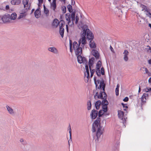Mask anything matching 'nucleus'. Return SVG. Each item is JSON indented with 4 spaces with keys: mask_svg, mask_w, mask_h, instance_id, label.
<instances>
[{
    "mask_svg": "<svg viewBox=\"0 0 151 151\" xmlns=\"http://www.w3.org/2000/svg\"><path fill=\"white\" fill-rule=\"evenodd\" d=\"M76 23L77 24L78 23V22L79 20V18L78 16V14H76Z\"/></svg>",
    "mask_w": 151,
    "mask_h": 151,
    "instance_id": "09e8293b",
    "label": "nucleus"
},
{
    "mask_svg": "<svg viewBox=\"0 0 151 151\" xmlns=\"http://www.w3.org/2000/svg\"><path fill=\"white\" fill-rule=\"evenodd\" d=\"M103 115L99 114V117L94 122L92 127V131L93 132H96V137L95 141L97 142L99 141V139L100 138L101 136L103 134V127L101 125L100 121L101 119L100 117H101ZM95 137H94V139Z\"/></svg>",
    "mask_w": 151,
    "mask_h": 151,
    "instance_id": "f257e3e1",
    "label": "nucleus"
},
{
    "mask_svg": "<svg viewBox=\"0 0 151 151\" xmlns=\"http://www.w3.org/2000/svg\"><path fill=\"white\" fill-rule=\"evenodd\" d=\"M144 96H145L148 97V94L147 93H144Z\"/></svg>",
    "mask_w": 151,
    "mask_h": 151,
    "instance_id": "680f3d73",
    "label": "nucleus"
},
{
    "mask_svg": "<svg viewBox=\"0 0 151 151\" xmlns=\"http://www.w3.org/2000/svg\"><path fill=\"white\" fill-rule=\"evenodd\" d=\"M148 63L149 64L151 65V59H150L148 60Z\"/></svg>",
    "mask_w": 151,
    "mask_h": 151,
    "instance_id": "774afa93",
    "label": "nucleus"
},
{
    "mask_svg": "<svg viewBox=\"0 0 151 151\" xmlns=\"http://www.w3.org/2000/svg\"><path fill=\"white\" fill-rule=\"evenodd\" d=\"M101 62L99 60L96 65V72L98 76H100L101 75L100 68L101 66Z\"/></svg>",
    "mask_w": 151,
    "mask_h": 151,
    "instance_id": "7ed1b4c3",
    "label": "nucleus"
},
{
    "mask_svg": "<svg viewBox=\"0 0 151 151\" xmlns=\"http://www.w3.org/2000/svg\"><path fill=\"white\" fill-rule=\"evenodd\" d=\"M11 3L12 5H15V0H12L11 2Z\"/></svg>",
    "mask_w": 151,
    "mask_h": 151,
    "instance_id": "864d4df0",
    "label": "nucleus"
},
{
    "mask_svg": "<svg viewBox=\"0 0 151 151\" xmlns=\"http://www.w3.org/2000/svg\"><path fill=\"white\" fill-rule=\"evenodd\" d=\"M9 5H6V9H9Z\"/></svg>",
    "mask_w": 151,
    "mask_h": 151,
    "instance_id": "338daca9",
    "label": "nucleus"
},
{
    "mask_svg": "<svg viewBox=\"0 0 151 151\" xmlns=\"http://www.w3.org/2000/svg\"><path fill=\"white\" fill-rule=\"evenodd\" d=\"M119 84H118L116 86V88L115 89L116 94V96L119 95Z\"/></svg>",
    "mask_w": 151,
    "mask_h": 151,
    "instance_id": "473e14b6",
    "label": "nucleus"
},
{
    "mask_svg": "<svg viewBox=\"0 0 151 151\" xmlns=\"http://www.w3.org/2000/svg\"><path fill=\"white\" fill-rule=\"evenodd\" d=\"M81 28L82 31H81V32H82V33H85V36L86 35L87 39L90 40H93L94 38L92 32L88 28L87 25H84L81 27Z\"/></svg>",
    "mask_w": 151,
    "mask_h": 151,
    "instance_id": "f03ea898",
    "label": "nucleus"
},
{
    "mask_svg": "<svg viewBox=\"0 0 151 151\" xmlns=\"http://www.w3.org/2000/svg\"><path fill=\"white\" fill-rule=\"evenodd\" d=\"M43 7L44 13L47 16H48L49 14V10L45 7L44 5Z\"/></svg>",
    "mask_w": 151,
    "mask_h": 151,
    "instance_id": "5701e85b",
    "label": "nucleus"
},
{
    "mask_svg": "<svg viewBox=\"0 0 151 151\" xmlns=\"http://www.w3.org/2000/svg\"><path fill=\"white\" fill-rule=\"evenodd\" d=\"M1 19L4 23L10 22L11 20L10 15L8 14H6L2 17Z\"/></svg>",
    "mask_w": 151,
    "mask_h": 151,
    "instance_id": "0eeeda50",
    "label": "nucleus"
},
{
    "mask_svg": "<svg viewBox=\"0 0 151 151\" xmlns=\"http://www.w3.org/2000/svg\"><path fill=\"white\" fill-rule=\"evenodd\" d=\"M106 86V84L104 83V81L102 78H101V80L100 82L99 86H97V89H101V88L103 86Z\"/></svg>",
    "mask_w": 151,
    "mask_h": 151,
    "instance_id": "f3484780",
    "label": "nucleus"
},
{
    "mask_svg": "<svg viewBox=\"0 0 151 151\" xmlns=\"http://www.w3.org/2000/svg\"><path fill=\"white\" fill-rule=\"evenodd\" d=\"M82 60L83 61V63H85V64H88V60L85 57H83V60Z\"/></svg>",
    "mask_w": 151,
    "mask_h": 151,
    "instance_id": "ea45409f",
    "label": "nucleus"
},
{
    "mask_svg": "<svg viewBox=\"0 0 151 151\" xmlns=\"http://www.w3.org/2000/svg\"><path fill=\"white\" fill-rule=\"evenodd\" d=\"M145 69L146 73H149V72L147 68H145Z\"/></svg>",
    "mask_w": 151,
    "mask_h": 151,
    "instance_id": "bf43d9fd",
    "label": "nucleus"
},
{
    "mask_svg": "<svg viewBox=\"0 0 151 151\" xmlns=\"http://www.w3.org/2000/svg\"><path fill=\"white\" fill-rule=\"evenodd\" d=\"M70 46H72V41L71 40H70Z\"/></svg>",
    "mask_w": 151,
    "mask_h": 151,
    "instance_id": "e2e57ef3",
    "label": "nucleus"
},
{
    "mask_svg": "<svg viewBox=\"0 0 151 151\" xmlns=\"http://www.w3.org/2000/svg\"><path fill=\"white\" fill-rule=\"evenodd\" d=\"M48 50L52 52L55 54H57L58 53V50L54 47H49L48 48Z\"/></svg>",
    "mask_w": 151,
    "mask_h": 151,
    "instance_id": "4468645a",
    "label": "nucleus"
},
{
    "mask_svg": "<svg viewBox=\"0 0 151 151\" xmlns=\"http://www.w3.org/2000/svg\"><path fill=\"white\" fill-rule=\"evenodd\" d=\"M74 50L75 54L76 55H81V54L82 52V48L81 47L75 49Z\"/></svg>",
    "mask_w": 151,
    "mask_h": 151,
    "instance_id": "9b49d317",
    "label": "nucleus"
},
{
    "mask_svg": "<svg viewBox=\"0 0 151 151\" xmlns=\"http://www.w3.org/2000/svg\"><path fill=\"white\" fill-rule=\"evenodd\" d=\"M144 96L143 94L141 98V101L143 103H145L146 102V97Z\"/></svg>",
    "mask_w": 151,
    "mask_h": 151,
    "instance_id": "c9c22d12",
    "label": "nucleus"
},
{
    "mask_svg": "<svg viewBox=\"0 0 151 151\" xmlns=\"http://www.w3.org/2000/svg\"><path fill=\"white\" fill-rule=\"evenodd\" d=\"M90 71V72H91V77H92L93 76V74H94V73L95 71V69H93V70H91Z\"/></svg>",
    "mask_w": 151,
    "mask_h": 151,
    "instance_id": "a18cd8bd",
    "label": "nucleus"
},
{
    "mask_svg": "<svg viewBox=\"0 0 151 151\" xmlns=\"http://www.w3.org/2000/svg\"><path fill=\"white\" fill-rule=\"evenodd\" d=\"M58 20L56 19H55L53 20L52 24L53 26H55L56 27H57L58 24Z\"/></svg>",
    "mask_w": 151,
    "mask_h": 151,
    "instance_id": "bb28decb",
    "label": "nucleus"
},
{
    "mask_svg": "<svg viewBox=\"0 0 151 151\" xmlns=\"http://www.w3.org/2000/svg\"><path fill=\"white\" fill-rule=\"evenodd\" d=\"M67 8L70 13L72 12V7L71 5L69 4L67 6Z\"/></svg>",
    "mask_w": 151,
    "mask_h": 151,
    "instance_id": "72a5a7b5",
    "label": "nucleus"
},
{
    "mask_svg": "<svg viewBox=\"0 0 151 151\" xmlns=\"http://www.w3.org/2000/svg\"><path fill=\"white\" fill-rule=\"evenodd\" d=\"M60 27L63 28L65 25V22L63 20H61L60 22Z\"/></svg>",
    "mask_w": 151,
    "mask_h": 151,
    "instance_id": "2f4dec72",
    "label": "nucleus"
},
{
    "mask_svg": "<svg viewBox=\"0 0 151 151\" xmlns=\"http://www.w3.org/2000/svg\"><path fill=\"white\" fill-rule=\"evenodd\" d=\"M66 31L68 33L69 29L68 27L67 24L66 25Z\"/></svg>",
    "mask_w": 151,
    "mask_h": 151,
    "instance_id": "4d7b16f0",
    "label": "nucleus"
},
{
    "mask_svg": "<svg viewBox=\"0 0 151 151\" xmlns=\"http://www.w3.org/2000/svg\"><path fill=\"white\" fill-rule=\"evenodd\" d=\"M94 80L95 83V84L96 85V89H97V86H98V84L100 83V80H96V77H94Z\"/></svg>",
    "mask_w": 151,
    "mask_h": 151,
    "instance_id": "a878e982",
    "label": "nucleus"
},
{
    "mask_svg": "<svg viewBox=\"0 0 151 151\" xmlns=\"http://www.w3.org/2000/svg\"><path fill=\"white\" fill-rule=\"evenodd\" d=\"M75 4V1H74L73 2V0H71V5H73Z\"/></svg>",
    "mask_w": 151,
    "mask_h": 151,
    "instance_id": "0e129e2a",
    "label": "nucleus"
},
{
    "mask_svg": "<svg viewBox=\"0 0 151 151\" xmlns=\"http://www.w3.org/2000/svg\"><path fill=\"white\" fill-rule=\"evenodd\" d=\"M76 10H74L73 12L71 14V20L72 21V24L73 25L74 24V22L75 20V16L76 14Z\"/></svg>",
    "mask_w": 151,
    "mask_h": 151,
    "instance_id": "a211bd4d",
    "label": "nucleus"
},
{
    "mask_svg": "<svg viewBox=\"0 0 151 151\" xmlns=\"http://www.w3.org/2000/svg\"><path fill=\"white\" fill-rule=\"evenodd\" d=\"M17 15L15 13H13L11 14L10 15V18L11 20H15L17 17Z\"/></svg>",
    "mask_w": 151,
    "mask_h": 151,
    "instance_id": "cd10ccee",
    "label": "nucleus"
},
{
    "mask_svg": "<svg viewBox=\"0 0 151 151\" xmlns=\"http://www.w3.org/2000/svg\"><path fill=\"white\" fill-rule=\"evenodd\" d=\"M121 104L123 107L124 110V111H126V109L127 108L128 106H126V104H124L123 103H122Z\"/></svg>",
    "mask_w": 151,
    "mask_h": 151,
    "instance_id": "c03bdc74",
    "label": "nucleus"
},
{
    "mask_svg": "<svg viewBox=\"0 0 151 151\" xmlns=\"http://www.w3.org/2000/svg\"><path fill=\"white\" fill-rule=\"evenodd\" d=\"M81 46L83 47H84V45L87 43V42L86 40V37H85V33H83L81 32Z\"/></svg>",
    "mask_w": 151,
    "mask_h": 151,
    "instance_id": "6e6552de",
    "label": "nucleus"
},
{
    "mask_svg": "<svg viewBox=\"0 0 151 151\" xmlns=\"http://www.w3.org/2000/svg\"><path fill=\"white\" fill-rule=\"evenodd\" d=\"M96 96H97L98 99H106L107 98V95L106 93L104 91H100L99 95L98 92H97L96 93V95L94 96L95 97Z\"/></svg>",
    "mask_w": 151,
    "mask_h": 151,
    "instance_id": "20e7f679",
    "label": "nucleus"
},
{
    "mask_svg": "<svg viewBox=\"0 0 151 151\" xmlns=\"http://www.w3.org/2000/svg\"><path fill=\"white\" fill-rule=\"evenodd\" d=\"M118 116L119 119L122 120V122L124 124L125 123L126 120L125 118L124 117H123L124 113V112L121 110H118Z\"/></svg>",
    "mask_w": 151,
    "mask_h": 151,
    "instance_id": "39448f33",
    "label": "nucleus"
},
{
    "mask_svg": "<svg viewBox=\"0 0 151 151\" xmlns=\"http://www.w3.org/2000/svg\"><path fill=\"white\" fill-rule=\"evenodd\" d=\"M66 7L65 6H63L62 7V10L63 12V14L65 13L66 12Z\"/></svg>",
    "mask_w": 151,
    "mask_h": 151,
    "instance_id": "a19ab883",
    "label": "nucleus"
},
{
    "mask_svg": "<svg viewBox=\"0 0 151 151\" xmlns=\"http://www.w3.org/2000/svg\"><path fill=\"white\" fill-rule=\"evenodd\" d=\"M92 54L94 56L96 59H98L99 58V55L97 51L93 50L92 51Z\"/></svg>",
    "mask_w": 151,
    "mask_h": 151,
    "instance_id": "2eb2a0df",
    "label": "nucleus"
},
{
    "mask_svg": "<svg viewBox=\"0 0 151 151\" xmlns=\"http://www.w3.org/2000/svg\"><path fill=\"white\" fill-rule=\"evenodd\" d=\"M78 61L79 63L81 64L83 63V57L80 55H78L77 56Z\"/></svg>",
    "mask_w": 151,
    "mask_h": 151,
    "instance_id": "b1692460",
    "label": "nucleus"
},
{
    "mask_svg": "<svg viewBox=\"0 0 151 151\" xmlns=\"http://www.w3.org/2000/svg\"><path fill=\"white\" fill-rule=\"evenodd\" d=\"M15 0V5H19V4L21 2V0Z\"/></svg>",
    "mask_w": 151,
    "mask_h": 151,
    "instance_id": "de8ad7c7",
    "label": "nucleus"
},
{
    "mask_svg": "<svg viewBox=\"0 0 151 151\" xmlns=\"http://www.w3.org/2000/svg\"><path fill=\"white\" fill-rule=\"evenodd\" d=\"M6 107L9 113L11 115H14L15 114V112L13 109L10 107L8 105H6Z\"/></svg>",
    "mask_w": 151,
    "mask_h": 151,
    "instance_id": "ddd939ff",
    "label": "nucleus"
},
{
    "mask_svg": "<svg viewBox=\"0 0 151 151\" xmlns=\"http://www.w3.org/2000/svg\"><path fill=\"white\" fill-rule=\"evenodd\" d=\"M89 46L91 48H96L95 43L93 40H90L89 42Z\"/></svg>",
    "mask_w": 151,
    "mask_h": 151,
    "instance_id": "4be33fe9",
    "label": "nucleus"
},
{
    "mask_svg": "<svg viewBox=\"0 0 151 151\" xmlns=\"http://www.w3.org/2000/svg\"><path fill=\"white\" fill-rule=\"evenodd\" d=\"M89 60H90L91 61H93V62L94 63L95 58H91L89 59Z\"/></svg>",
    "mask_w": 151,
    "mask_h": 151,
    "instance_id": "13d9d810",
    "label": "nucleus"
},
{
    "mask_svg": "<svg viewBox=\"0 0 151 151\" xmlns=\"http://www.w3.org/2000/svg\"><path fill=\"white\" fill-rule=\"evenodd\" d=\"M71 14L70 13H67L65 14V18L67 21H68V24H69L71 22Z\"/></svg>",
    "mask_w": 151,
    "mask_h": 151,
    "instance_id": "6ab92c4d",
    "label": "nucleus"
},
{
    "mask_svg": "<svg viewBox=\"0 0 151 151\" xmlns=\"http://www.w3.org/2000/svg\"><path fill=\"white\" fill-rule=\"evenodd\" d=\"M26 16V14H25V13H21L20 14V16L18 17V19H20L22 18L23 17H25Z\"/></svg>",
    "mask_w": 151,
    "mask_h": 151,
    "instance_id": "e433bc0d",
    "label": "nucleus"
},
{
    "mask_svg": "<svg viewBox=\"0 0 151 151\" xmlns=\"http://www.w3.org/2000/svg\"><path fill=\"white\" fill-rule=\"evenodd\" d=\"M98 115V113L97 111L94 109L91 111L90 116L91 118L93 119H94L96 118Z\"/></svg>",
    "mask_w": 151,
    "mask_h": 151,
    "instance_id": "1a4fd4ad",
    "label": "nucleus"
},
{
    "mask_svg": "<svg viewBox=\"0 0 151 151\" xmlns=\"http://www.w3.org/2000/svg\"><path fill=\"white\" fill-rule=\"evenodd\" d=\"M40 8L39 7L37 9L35 10V12L34 14L35 17L37 18H38L40 17V16L41 14V12L40 11Z\"/></svg>",
    "mask_w": 151,
    "mask_h": 151,
    "instance_id": "dca6fc26",
    "label": "nucleus"
},
{
    "mask_svg": "<svg viewBox=\"0 0 151 151\" xmlns=\"http://www.w3.org/2000/svg\"><path fill=\"white\" fill-rule=\"evenodd\" d=\"M123 101L125 102H127L129 100V98L128 97H126L123 99Z\"/></svg>",
    "mask_w": 151,
    "mask_h": 151,
    "instance_id": "3c124183",
    "label": "nucleus"
},
{
    "mask_svg": "<svg viewBox=\"0 0 151 151\" xmlns=\"http://www.w3.org/2000/svg\"><path fill=\"white\" fill-rule=\"evenodd\" d=\"M29 0H23L22 1L23 4L24 5H27Z\"/></svg>",
    "mask_w": 151,
    "mask_h": 151,
    "instance_id": "79ce46f5",
    "label": "nucleus"
},
{
    "mask_svg": "<svg viewBox=\"0 0 151 151\" xmlns=\"http://www.w3.org/2000/svg\"><path fill=\"white\" fill-rule=\"evenodd\" d=\"M140 7L142 9V11H144V12H145V11H147V9H148L147 6L143 4H141Z\"/></svg>",
    "mask_w": 151,
    "mask_h": 151,
    "instance_id": "7c9ffc66",
    "label": "nucleus"
},
{
    "mask_svg": "<svg viewBox=\"0 0 151 151\" xmlns=\"http://www.w3.org/2000/svg\"><path fill=\"white\" fill-rule=\"evenodd\" d=\"M93 63H94L93 62V61H91L90 60H89L88 64L90 71H91V67L93 64Z\"/></svg>",
    "mask_w": 151,
    "mask_h": 151,
    "instance_id": "f704fd0d",
    "label": "nucleus"
},
{
    "mask_svg": "<svg viewBox=\"0 0 151 151\" xmlns=\"http://www.w3.org/2000/svg\"><path fill=\"white\" fill-rule=\"evenodd\" d=\"M50 8L52 9L54 12H56L55 9L56 8V1L55 0H53L52 2H50Z\"/></svg>",
    "mask_w": 151,
    "mask_h": 151,
    "instance_id": "9d476101",
    "label": "nucleus"
},
{
    "mask_svg": "<svg viewBox=\"0 0 151 151\" xmlns=\"http://www.w3.org/2000/svg\"><path fill=\"white\" fill-rule=\"evenodd\" d=\"M85 69L86 70V72L87 74V82L88 81V78H89V72L88 67V64H85Z\"/></svg>",
    "mask_w": 151,
    "mask_h": 151,
    "instance_id": "412c9836",
    "label": "nucleus"
},
{
    "mask_svg": "<svg viewBox=\"0 0 151 151\" xmlns=\"http://www.w3.org/2000/svg\"><path fill=\"white\" fill-rule=\"evenodd\" d=\"M151 13L150 12L148 13V15H147V16L149 17L150 18H151Z\"/></svg>",
    "mask_w": 151,
    "mask_h": 151,
    "instance_id": "69168bd1",
    "label": "nucleus"
},
{
    "mask_svg": "<svg viewBox=\"0 0 151 151\" xmlns=\"http://www.w3.org/2000/svg\"><path fill=\"white\" fill-rule=\"evenodd\" d=\"M59 32L61 37L63 38L64 36V29L63 28L60 27Z\"/></svg>",
    "mask_w": 151,
    "mask_h": 151,
    "instance_id": "393cba45",
    "label": "nucleus"
},
{
    "mask_svg": "<svg viewBox=\"0 0 151 151\" xmlns=\"http://www.w3.org/2000/svg\"><path fill=\"white\" fill-rule=\"evenodd\" d=\"M81 39L80 38L78 40V45L80 46L81 43Z\"/></svg>",
    "mask_w": 151,
    "mask_h": 151,
    "instance_id": "6e6d98bb",
    "label": "nucleus"
},
{
    "mask_svg": "<svg viewBox=\"0 0 151 151\" xmlns=\"http://www.w3.org/2000/svg\"><path fill=\"white\" fill-rule=\"evenodd\" d=\"M129 54V52L126 50H125L123 53L124 55V59L125 61H127L128 60L129 58L128 56Z\"/></svg>",
    "mask_w": 151,
    "mask_h": 151,
    "instance_id": "f8f14e48",
    "label": "nucleus"
},
{
    "mask_svg": "<svg viewBox=\"0 0 151 151\" xmlns=\"http://www.w3.org/2000/svg\"><path fill=\"white\" fill-rule=\"evenodd\" d=\"M104 110H100L98 114L103 115L104 113L105 112L104 111Z\"/></svg>",
    "mask_w": 151,
    "mask_h": 151,
    "instance_id": "8fccbe9b",
    "label": "nucleus"
},
{
    "mask_svg": "<svg viewBox=\"0 0 151 151\" xmlns=\"http://www.w3.org/2000/svg\"><path fill=\"white\" fill-rule=\"evenodd\" d=\"M110 48L112 52H113V53H114V50L113 49V48H112V46H110Z\"/></svg>",
    "mask_w": 151,
    "mask_h": 151,
    "instance_id": "5fc2aeb1",
    "label": "nucleus"
},
{
    "mask_svg": "<svg viewBox=\"0 0 151 151\" xmlns=\"http://www.w3.org/2000/svg\"><path fill=\"white\" fill-rule=\"evenodd\" d=\"M73 46L74 50H75V49H77V48L80 47L77 42L76 41H75L73 42Z\"/></svg>",
    "mask_w": 151,
    "mask_h": 151,
    "instance_id": "c756f323",
    "label": "nucleus"
},
{
    "mask_svg": "<svg viewBox=\"0 0 151 151\" xmlns=\"http://www.w3.org/2000/svg\"><path fill=\"white\" fill-rule=\"evenodd\" d=\"M87 109L88 110H90L91 109V104L90 101H88L87 103Z\"/></svg>",
    "mask_w": 151,
    "mask_h": 151,
    "instance_id": "c85d7f7f",
    "label": "nucleus"
},
{
    "mask_svg": "<svg viewBox=\"0 0 151 151\" xmlns=\"http://www.w3.org/2000/svg\"><path fill=\"white\" fill-rule=\"evenodd\" d=\"M144 91L146 92H148L151 91V88L149 87H146L144 89Z\"/></svg>",
    "mask_w": 151,
    "mask_h": 151,
    "instance_id": "4c0bfd02",
    "label": "nucleus"
},
{
    "mask_svg": "<svg viewBox=\"0 0 151 151\" xmlns=\"http://www.w3.org/2000/svg\"><path fill=\"white\" fill-rule=\"evenodd\" d=\"M105 99H103L102 101L103 110H104V111L106 112L108 110L107 105L109 104L108 101Z\"/></svg>",
    "mask_w": 151,
    "mask_h": 151,
    "instance_id": "423d86ee",
    "label": "nucleus"
},
{
    "mask_svg": "<svg viewBox=\"0 0 151 151\" xmlns=\"http://www.w3.org/2000/svg\"><path fill=\"white\" fill-rule=\"evenodd\" d=\"M145 12H146V14L147 16V15H148V13H149L150 12V10H149L148 8L147 9V10L145 11Z\"/></svg>",
    "mask_w": 151,
    "mask_h": 151,
    "instance_id": "603ef678",
    "label": "nucleus"
},
{
    "mask_svg": "<svg viewBox=\"0 0 151 151\" xmlns=\"http://www.w3.org/2000/svg\"><path fill=\"white\" fill-rule=\"evenodd\" d=\"M147 48H146V49H147V51L148 52H149L150 53L151 52V47L149 45L147 46Z\"/></svg>",
    "mask_w": 151,
    "mask_h": 151,
    "instance_id": "49530a36",
    "label": "nucleus"
},
{
    "mask_svg": "<svg viewBox=\"0 0 151 151\" xmlns=\"http://www.w3.org/2000/svg\"><path fill=\"white\" fill-rule=\"evenodd\" d=\"M20 141L21 143H22L24 142V140L22 138H21L20 139Z\"/></svg>",
    "mask_w": 151,
    "mask_h": 151,
    "instance_id": "052dcab7",
    "label": "nucleus"
},
{
    "mask_svg": "<svg viewBox=\"0 0 151 151\" xmlns=\"http://www.w3.org/2000/svg\"><path fill=\"white\" fill-rule=\"evenodd\" d=\"M69 127H70V129H69V133L70 134V139H71V141H72V137H71V127L70 125L69 124Z\"/></svg>",
    "mask_w": 151,
    "mask_h": 151,
    "instance_id": "58836bf2",
    "label": "nucleus"
},
{
    "mask_svg": "<svg viewBox=\"0 0 151 151\" xmlns=\"http://www.w3.org/2000/svg\"><path fill=\"white\" fill-rule=\"evenodd\" d=\"M100 73H101V74L103 75H104L105 74V72H104V68L103 67H102L101 68V72Z\"/></svg>",
    "mask_w": 151,
    "mask_h": 151,
    "instance_id": "37998d69",
    "label": "nucleus"
},
{
    "mask_svg": "<svg viewBox=\"0 0 151 151\" xmlns=\"http://www.w3.org/2000/svg\"><path fill=\"white\" fill-rule=\"evenodd\" d=\"M101 104L102 105V102L100 101L99 100L96 102L95 104V106L96 109L98 110L99 109Z\"/></svg>",
    "mask_w": 151,
    "mask_h": 151,
    "instance_id": "aec40b11",
    "label": "nucleus"
}]
</instances>
